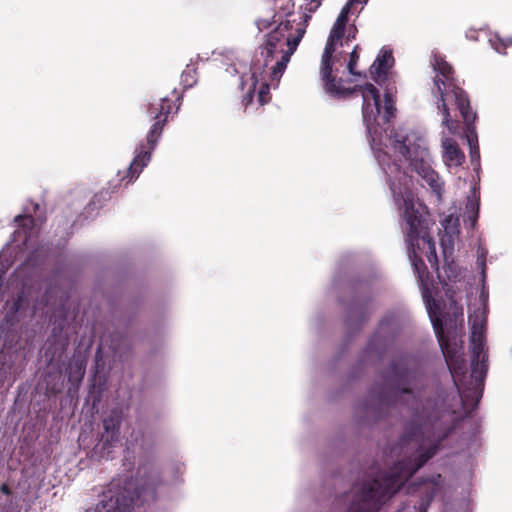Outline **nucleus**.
Returning <instances> with one entry per match:
<instances>
[{"label":"nucleus","instance_id":"19","mask_svg":"<svg viewBox=\"0 0 512 512\" xmlns=\"http://www.w3.org/2000/svg\"><path fill=\"white\" fill-rule=\"evenodd\" d=\"M470 343L485 344V329L482 322L475 321L471 327Z\"/></svg>","mask_w":512,"mask_h":512},{"label":"nucleus","instance_id":"27","mask_svg":"<svg viewBox=\"0 0 512 512\" xmlns=\"http://www.w3.org/2000/svg\"><path fill=\"white\" fill-rule=\"evenodd\" d=\"M346 30H347V34H345L346 41H350L352 39H355L356 33H357L356 26L355 25H350L348 27V29L346 28Z\"/></svg>","mask_w":512,"mask_h":512},{"label":"nucleus","instance_id":"6","mask_svg":"<svg viewBox=\"0 0 512 512\" xmlns=\"http://www.w3.org/2000/svg\"><path fill=\"white\" fill-rule=\"evenodd\" d=\"M173 95L175 97L174 100L163 97L159 103H150L148 105L147 112L150 116V120H153L154 123L146 136V143L140 144L137 154L129 165L125 175L121 176V181H125V185L132 183L148 164L151 153L168 121L169 114L178 111L181 104V96L177 94L175 90L173 91Z\"/></svg>","mask_w":512,"mask_h":512},{"label":"nucleus","instance_id":"3","mask_svg":"<svg viewBox=\"0 0 512 512\" xmlns=\"http://www.w3.org/2000/svg\"><path fill=\"white\" fill-rule=\"evenodd\" d=\"M346 27L339 24L333 25L327 39L320 65V74L326 93L335 98H347L353 94L360 93L363 98L362 117L369 135L376 133V120L380 114V93L371 83L356 85L353 88H345L343 80L337 78L338 66L343 63L339 56L335 55L336 45L342 44L345 37Z\"/></svg>","mask_w":512,"mask_h":512},{"label":"nucleus","instance_id":"25","mask_svg":"<svg viewBox=\"0 0 512 512\" xmlns=\"http://www.w3.org/2000/svg\"><path fill=\"white\" fill-rule=\"evenodd\" d=\"M432 500L433 494L427 493L424 497H422L421 502L417 507V512H427Z\"/></svg>","mask_w":512,"mask_h":512},{"label":"nucleus","instance_id":"10","mask_svg":"<svg viewBox=\"0 0 512 512\" xmlns=\"http://www.w3.org/2000/svg\"><path fill=\"white\" fill-rule=\"evenodd\" d=\"M149 480L150 482H146L134 491H130L127 487L114 491L116 484L112 483L107 493L104 494V499L97 505V509L99 512H130L147 490H151V498L154 499L155 489L162 483L161 476L158 472H151Z\"/></svg>","mask_w":512,"mask_h":512},{"label":"nucleus","instance_id":"13","mask_svg":"<svg viewBox=\"0 0 512 512\" xmlns=\"http://www.w3.org/2000/svg\"><path fill=\"white\" fill-rule=\"evenodd\" d=\"M443 159L449 166H461L465 161V155L460 149L459 145L450 138H445L442 141Z\"/></svg>","mask_w":512,"mask_h":512},{"label":"nucleus","instance_id":"4","mask_svg":"<svg viewBox=\"0 0 512 512\" xmlns=\"http://www.w3.org/2000/svg\"><path fill=\"white\" fill-rule=\"evenodd\" d=\"M393 166L396 170L395 180H391L388 172H386V174L389 176V187L393 199L407 225L406 236L409 248L415 250L416 247L420 250L421 242L423 246H426L428 249L427 259L429 263L431 266H437L438 260L435 242L424 227L422 215L418 209L415 208V197L411 188L412 179L404 171H401L398 165L394 164ZM410 258L420 282L424 285L425 279L429 276L425 262L421 257L416 255L415 251L410 255Z\"/></svg>","mask_w":512,"mask_h":512},{"label":"nucleus","instance_id":"30","mask_svg":"<svg viewBox=\"0 0 512 512\" xmlns=\"http://www.w3.org/2000/svg\"><path fill=\"white\" fill-rule=\"evenodd\" d=\"M253 96H254V88L253 89H249L247 94L243 97V103H244L245 106H247L250 103H252Z\"/></svg>","mask_w":512,"mask_h":512},{"label":"nucleus","instance_id":"23","mask_svg":"<svg viewBox=\"0 0 512 512\" xmlns=\"http://www.w3.org/2000/svg\"><path fill=\"white\" fill-rule=\"evenodd\" d=\"M24 293L21 292L18 294L16 300L12 303L11 307L9 308V313L12 315H15L17 312H19L25 305L28 303H24Z\"/></svg>","mask_w":512,"mask_h":512},{"label":"nucleus","instance_id":"14","mask_svg":"<svg viewBox=\"0 0 512 512\" xmlns=\"http://www.w3.org/2000/svg\"><path fill=\"white\" fill-rule=\"evenodd\" d=\"M393 61L394 59L391 51L381 50L380 54L370 67V74L372 78L379 83L382 77H386L387 71L392 66Z\"/></svg>","mask_w":512,"mask_h":512},{"label":"nucleus","instance_id":"12","mask_svg":"<svg viewBox=\"0 0 512 512\" xmlns=\"http://www.w3.org/2000/svg\"><path fill=\"white\" fill-rule=\"evenodd\" d=\"M295 3L294 0H274L273 15L271 17H259L255 20V25L259 31L271 28L278 21L293 19Z\"/></svg>","mask_w":512,"mask_h":512},{"label":"nucleus","instance_id":"33","mask_svg":"<svg viewBox=\"0 0 512 512\" xmlns=\"http://www.w3.org/2000/svg\"><path fill=\"white\" fill-rule=\"evenodd\" d=\"M366 318H367V316H364L361 321L364 322L366 320Z\"/></svg>","mask_w":512,"mask_h":512},{"label":"nucleus","instance_id":"24","mask_svg":"<svg viewBox=\"0 0 512 512\" xmlns=\"http://www.w3.org/2000/svg\"><path fill=\"white\" fill-rule=\"evenodd\" d=\"M351 8H350V5H346L342 8L340 14L338 15L336 21H335V24H339L341 26H347V22H348V15L349 13L351 12Z\"/></svg>","mask_w":512,"mask_h":512},{"label":"nucleus","instance_id":"8","mask_svg":"<svg viewBox=\"0 0 512 512\" xmlns=\"http://www.w3.org/2000/svg\"><path fill=\"white\" fill-rule=\"evenodd\" d=\"M407 357L393 360L384 376L383 384L373 391V396L380 405H395L404 394L411 395L415 373L409 368Z\"/></svg>","mask_w":512,"mask_h":512},{"label":"nucleus","instance_id":"16","mask_svg":"<svg viewBox=\"0 0 512 512\" xmlns=\"http://www.w3.org/2000/svg\"><path fill=\"white\" fill-rule=\"evenodd\" d=\"M463 121L466 124V137L470 147L471 160L474 161V159L480 158L478 140L474 127L475 120H473L471 123H468L465 120Z\"/></svg>","mask_w":512,"mask_h":512},{"label":"nucleus","instance_id":"7","mask_svg":"<svg viewBox=\"0 0 512 512\" xmlns=\"http://www.w3.org/2000/svg\"><path fill=\"white\" fill-rule=\"evenodd\" d=\"M471 346V374L468 381H465L466 363L461 373L455 379L452 371L449 369L454 385L457 388L461 405L465 413H471L478 406L482 397L484 380L488 370V356L485 353L484 343H470ZM451 353H455L463 362L465 359L458 354L457 350L450 346Z\"/></svg>","mask_w":512,"mask_h":512},{"label":"nucleus","instance_id":"28","mask_svg":"<svg viewBox=\"0 0 512 512\" xmlns=\"http://www.w3.org/2000/svg\"><path fill=\"white\" fill-rule=\"evenodd\" d=\"M309 1L310 2L308 3L307 10L309 12H315L319 8V6L321 5L323 0H309Z\"/></svg>","mask_w":512,"mask_h":512},{"label":"nucleus","instance_id":"9","mask_svg":"<svg viewBox=\"0 0 512 512\" xmlns=\"http://www.w3.org/2000/svg\"><path fill=\"white\" fill-rule=\"evenodd\" d=\"M393 149L403 157L404 161L409 163L411 169L417 172L434 192L440 195L442 183L430 165L428 149L423 146L420 138H416L414 135L396 138L393 142Z\"/></svg>","mask_w":512,"mask_h":512},{"label":"nucleus","instance_id":"17","mask_svg":"<svg viewBox=\"0 0 512 512\" xmlns=\"http://www.w3.org/2000/svg\"><path fill=\"white\" fill-rule=\"evenodd\" d=\"M14 222L17 223L19 228L23 230L24 241H27L31 230L35 225L34 218L30 215H17L14 218Z\"/></svg>","mask_w":512,"mask_h":512},{"label":"nucleus","instance_id":"5","mask_svg":"<svg viewBox=\"0 0 512 512\" xmlns=\"http://www.w3.org/2000/svg\"><path fill=\"white\" fill-rule=\"evenodd\" d=\"M433 68L437 72L434 77V86L439 94L437 108L443 115L442 123L451 133H455L458 122L451 119L447 101H454L461 117L468 123L476 120L477 114L471 109L467 93L457 85L453 67L442 57L436 56Z\"/></svg>","mask_w":512,"mask_h":512},{"label":"nucleus","instance_id":"11","mask_svg":"<svg viewBox=\"0 0 512 512\" xmlns=\"http://www.w3.org/2000/svg\"><path fill=\"white\" fill-rule=\"evenodd\" d=\"M423 298L426 302L427 310L431 318L433 329L439 342V345L441 347L448 369L452 371L456 379L457 375L461 373L463 370L464 362L460 357L455 355V353H451L449 339L445 335L443 328L441 307L439 302L431 296L428 288L424 289Z\"/></svg>","mask_w":512,"mask_h":512},{"label":"nucleus","instance_id":"22","mask_svg":"<svg viewBox=\"0 0 512 512\" xmlns=\"http://www.w3.org/2000/svg\"><path fill=\"white\" fill-rule=\"evenodd\" d=\"M194 73H195V70L190 67H187L183 71V73L181 75V79H182V83L184 84L185 87H191L194 83H196V80L194 78Z\"/></svg>","mask_w":512,"mask_h":512},{"label":"nucleus","instance_id":"1","mask_svg":"<svg viewBox=\"0 0 512 512\" xmlns=\"http://www.w3.org/2000/svg\"><path fill=\"white\" fill-rule=\"evenodd\" d=\"M452 413L435 410L418 426H412L401 438L402 444L412 441L419 443L420 448L428 444V448L414 459L407 458L395 463L388 471L379 473L371 481L364 482L356 493L355 502L350 512H378L380 507L396 494L404 483L413 476L430 458L441 443L454 429Z\"/></svg>","mask_w":512,"mask_h":512},{"label":"nucleus","instance_id":"31","mask_svg":"<svg viewBox=\"0 0 512 512\" xmlns=\"http://www.w3.org/2000/svg\"><path fill=\"white\" fill-rule=\"evenodd\" d=\"M0 491L5 495H10L12 493L11 488L8 484L3 483L0 487Z\"/></svg>","mask_w":512,"mask_h":512},{"label":"nucleus","instance_id":"32","mask_svg":"<svg viewBox=\"0 0 512 512\" xmlns=\"http://www.w3.org/2000/svg\"><path fill=\"white\" fill-rule=\"evenodd\" d=\"M367 0H349L346 5H350V8L352 9L355 4H365Z\"/></svg>","mask_w":512,"mask_h":512},{"label":"nucleus","instance_id":"29","mask_svg":"<svg viewBox=\"0 0 512 512\" xmlns=\"http://www.w3.org/2000/svg\"><path fill=\"white\" fill-rule=\"evenodd\" d=\"M467 209L471 212H474V218L473 220L476 221L477 217H478V204L477 203H474L473 201H469L468 204H467Z\"/></svg>","mask_w":512,"mask_h":512},{"label":"nucleus","instance_id":"2","mask_svg":"<svg viewBox=\"0 0 512 512\" xmlns=\"http://www.w3.org/2000/svg\"><path fill=\"white\" fill-rule=\"evenodd\" d=\"M309 16L296 19L281 20L266 35V40L259 47L251 65L252 78L258 81L266 80L268 76L272 84H277L282 77L291 56L301 42L307 26Z\"/></svg>","mask_w":512,"mask_h":512},{"label":"nucleus","instance_id":"18","mask_svg":"<svg viewBox=\"0 0 512 512\" xmlns=\"http://www.w3.org/2000/svg\"><path fill=\"white\" fill-rule=\"evenodd\" d=\"M384 110L385 114L383 115L384 121L389 122L392 117H394L395 113V100L391 89H387L384 93Z\"/></svg>","mask_w":512,"mask_h":512},{"label":"nucleus","instance_id":"21","mask_svg":"<svg viewBox=\"0 0 512 512\" xmlns=\"http://www.w3.org/2000/svg\"><path fill=\"white\" fill-rule=\"evenodd\" d=\"M359 59L358 46H355L353 51L350 53V58L347 64L348 72L352 75H359V73L355 70Z\"/></svg>","mask_w":512,"mask_h":512},{"label":"nucleus","instance_id":"20","mask_svg":"<svg viewBox=\"0 0 512 512\" xmlns=\"http://www.w3.org/2000/svg\"><path fill=\"white\" fill-rule=\"evenodd\" d=\"M270 84L266 81L263 82L258 91V102L261 106L270 101Z\"/></svg>","mask_w":512,"mask_h":512},{"label":"nucleus","instance_id":"15","mask_svg":"<svg viewBox=\"0 0 512 512\" xmlns=\"http://www.w3.org/2000/svg\"><path fill=\"white\" fill-rule=\"evenodd\" d=\"M103 428L107 434V438L104 442V447L111 445L112 442L118 440L120 419L115 416H108L103 420Z\"/></svg>","mask_w":512,"mask_h":512},{"label":"nucleus","instance_id":"26","mask_svg":"<svg viewBox=\"0 0 512 512\" xmlns=\"http://www.w3.org/2000/svg\"><path fill=\"white\" fill-rule=\"evenodd\" d=\"M73 365L75 366V373L78 375V379H82L85 373V364L83 360H75L73 363L70 364V367L72 368Z\"/></svg>","mask_w":512,"mask_h":512}]
</instances>
